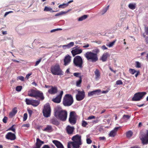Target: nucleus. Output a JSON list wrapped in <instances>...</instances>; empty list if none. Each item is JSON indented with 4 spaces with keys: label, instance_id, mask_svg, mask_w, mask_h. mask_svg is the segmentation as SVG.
Instances as JSON below:
<instances>
[{
    "label": "nucleus",
    "instance_id": "nucleus-42",
    "mask_svg": "<svg viewBox=\"0 0 148 148\" xmlns=\"http://www.w3.org/2000/svg\"><path fill=\"white\" fill-rule=\"evenodd\" d=\"M87 123L84 120H83L82 123V126L84 127H86L87 125H88Z\"/></svg>",
    "mask_w": 148,
    "mask_h": 148
},
{
    "label": "nucleus",
    "instance_id": "nucleus-47",
    "mask_svg": "<svg viewBox=\"0 0 148 148\" xmlns=\"http://www.w3.org/2000/svg\"><path fill=\"white\" fill-rule=\"evenodd\" d=\"M14 125H13L11 127L9 128L8 129V130L12 131L15 132V129L14 128Z\"/></svg>",
    "mask_w": 148,
    "mask_h": 148
},
{
    "label": "nucleus",
    "instance_id": "nucleus-2",
    "mask_svg": "<svg viewBox=\"0 0 148 148\" xmlns=\"http://www.w3.org/2000/svg\"><path fill=\"white\" fill-rule=\"evenodd\" d=\"M54 116L56 118L62 121H65L67 116V112L65 110H62L61 108H56L55 110Z\"/></svg>",
    "mask_w": 148,
    "mask_h": 148
},
{
    "label": "nucleus",
    "instance_id": "nucleus-20",
    "mask_svg": "<svg viewBox=\"0 0 148 148\" xmlns=\"http://www.w3.org/2000/svg\"><path fill=\"white\" fill-rule=\"evenodd\" d=\"M110 56V55L107 52L104 53L101 57L100 60L103 62H105L107 60L108 57Z\"/></svg>",
    "mask_w": 148,
    "mask_h": 148
},
{
    "label": "nucleus",
    "instance_id": "nucleus-16",
    "mask_svg": "<svg viewBox=\"0 0 148 148\" xmlns=\"http://www.w3.org/2000/svg\"><path fill=\"white\" fill-rule=\"evenodd\" d=\"M71 56L69 55L66 56L65 57L64 60V65L65 66H66L70 63L71 60Z\"/></svg>",
    "mask_w": 148,
    "mask_h": 148
},
{
    "label": "nucleus",
    "instance_id": "nucleus-56",
    "mask_svg": "<svg viewBox=\"0 0 148 148\" xmlns=\"http://www.w3.org/2000/svg\"><path fill=\"white\" fill-rule=\"evenodd\" d=\"M93 51L95 52V53H96L97 54V53L99 52V51L98 49H95L93 50Z\"/></svg>",
    "mask_w": 148,
    "mask_h": 148
},
{
    "label": "nucleus",
    "instance_id": "nucleus-45",
    "mask_svg": "<svg viewBox=\"0 0 148 148\" xmlns=\"http://www.w3.org/2000/svg\"><path fill=\"white\" fill-rule=\"evenodd\" d=\"M116 41V40H114L112 42H110L109 43V44L108 45H107V46H108L109 47H112Z\"/></svg>",
    "mask_w": 148,
    "mask_h": 148
},
{
    "label": "nucleus",
    "instance_id": "nucleus-10",
    "mask_svg": "<svg viewBox=\"0 0 148 148\" xmlns=\"http://www.w3.org/2000/svg\"><path fill=\"white\" fill-rule=\"evenodd\" d=\"M146 134H142L140 139L143 145H146L148 143V130L146 131Z\"/></svg>",
    "mask_w": 148,
    "mask_h": 148
},
{
    "label": "nucleus",
    "instance_id": "nucleus-59",
    "mask_svg": "<svg viewBox=\"0 0 148 148\" xmlns=\"http://www.w3.org/2000/svg\"><path fill=\"white\" fill-rule=\"evenodd\" d=\"M12 112L13 113L15 114L17 112L16 108H15L13 109L12 111Z\"/></svg>",
    "mask_w": 148,
    "mask_h": 148
},
{
    "label": "nucleus",
    "instance_id": "nucleus-36",
    "mask_svg": "<svg viewBox=\"0 0 148 148\" xmlns=\"http://www.w3.org/2000/svg\"><path fill=\"white\" fill-rule=\"evenodd\" d=\"M67 12L61 11V12H60L59 13L56 14L55 15V16H61L64 14H66Z\"/></svg>",
    "mask_w": 148,
    "mask_h": 148
},
{
    "label": "nucleus",
    "instance_id": "nucleus-49",
    "mask_svg": "<svg viewBox=\"0 0 148 148\" xmlns=\"http://www.w3.org/2000/svg\"><path fill=\"white\" fill-rule=\"evenodd\" d=\"M143 36L145 38V40L147 44H148V36H146L144 34H143Z\"/></svg>",
    "mask_w": 148,
    "mask_h": 148
},
{
    "label": "nucleus",
    "instance_id": "nucleus-58",
    "mask_svg": "<svg viewBox=\"0 0 148 148\" xmlns=\"http://www.w3.org/2000/svg\"><path fill=\"white\" fill-rule=\"evenodd\" d=\"M86 142L87 143L90 144L92 143V140L88 138L86 139Z\"/></svg>",
    "mask_w": 148,
    "mask_h": 148
},
{
    "label": "nucleus",
    "instance_id": "nucleus-33",
    "mask_svg": "<svg viewBox=\"0 0 148 148\" xmlns=\"http://www.w3.org/2000/svg\"><path fill=\"white\" fill-rule=\"evenodd\" d=\"M33 101V99L30 100L26 98L25 99V101L27 104L28 105H32Z\"/></svg>",
    "mask_w": 148,
    "mask_h": 148
},
{
    "label": "nucleus",
    "instance_id": "nucleus-8",
    "mask_svg": "<svg viewBox=\"0 0 148 148\" xmlns=\"http://www.w3.org/2000/svg\"><path fill=\"white\" fill-rule=\"evenodd\" d=\"M51 109L49 103H46L44 106L43 110L44 116L46 117H48L50 116Z\"/></svg>",
    "mask_w": 148,
    "mask_h": 148
},
{
    "label": "nucleus",
    "instance_id": "nucleus-41",
    "mask_svg": "<svg viewBox=\"0 0 148 148\" xmlns=\"http://www.w3.org/2000/svg\"><path fill=\"white\" fill-rule=\"evenodd\" d=\"M67 6L66 3H63L62 4H60L58 6V8H64Z\"/></svg>",
    "mask_w": 148,
    "mask_h": 148
},
{
    "label": "nucleus",
    "instance_id": "nucleus-26",
    "mask_svg": "<svg viewBox=\"0 0 148 148\" xmlns=\"http://www.w3.org/2000/svg\"><path fill=\"white\" fill-rule=\"evenodd\" d=\"M39 101L33 99L32 105L33 106H34L36 107L39 104Z\"/></svg>",
    "mask_w": 148,
    "mask_h": 148
},
{
    "label": "nucleus",
    "instance_id": "nucleus-61",
    "mask_svg": "<svg viewBox=\"0 0 148 148\" xmlns=\"http://www.w3.org/2000/svg\"><path fill=\"white\" fill-rule=\"evenodd\" d=\"M22 127H29V124H26L22 125Z\"/></svg>",
    "mask_w": 148,
    "mask_h": 148
},
{
    "label": "nucleus",
    "instance_id": "nucleus-3",
    "mask_svg": "<svg viewBox=\"0 0 148 148\" xmlns=\"http://www.w3.org/2000/svg\"><path fill=\"white\" fill-rule=\"evenodd\" d=\"M84 56L87 60L92 62H95L98 60V57L97 54L91 51H88L86 52Z\"/></svg>",
    "mask_w": 148,
    "mask_h": 148
},
{
    "label": "nucleus",
    "instance_id": "nucleus-5",
    "mask_svg": "<svg viewBox=\"0 0 148 148\" xmlns=\"http://www.w3.org/2000/svg\"><path fill=\"white\" fill-rule=\"evenodd\" d=\"M28 95L31 97H34L36 98L37 97L40 98L41 100L44 99V97L43 93L41 91L32 89L28 92Z\"/></svg>",
    "mask_w": 148,
    "mask_h": 148
},
{
    "label": "nucleus",
    "instance_id": "nucleus-52",
    "mask_svg": "<svg viewBox=\"0 0 148 148\" xmlns=\"http://www.w3.org/2000/svg\"><path fill=\"white\" fill-rule=\"evenodd\" d=\"M116 84L117 85H121L123 84V82L121 80H119L116 82Z\"/></svg>",
    "mask_w": 148,
    "mask_h": 148
},
{
    "label": "nucleus",
    "instance_id": "nucleus-7",
    "mask_svg": "<svg viewBox=\"0 0 148 148\" xmlns=\"http://www.w3.org/2000/svg\"><path fill=\"white\" fill-rule=\"evenodd\" d=\"M74 65L80 69L83 67V61L82 58L80 56H77L75 57L73 60Z\"/></svg>",
    "mask_w": 148,
    "mask_h": 148
},
{
    "label": "nucleus",
    "instance_id": "nucleus-38",
    "mask_svg": "<svg viewBox=\"0 0 148 148\" xmlns=\"http://www.w3.org/2000/svg\"><path fill=\"white\" fill-rule=\"evenodd\" d=\"M69 118H75V112L72 111L70 112Z\"/></svg>",
    "mask_w": 148,
    "mask_h": 148
},
{
    "label": "nucleus",
    "instance_id": "nucleus-31",
    "mask_svg": "<svg viewBox=\"0 0 148 148\" xmlns=\"http://www.w3.org/2000/svg\"><path fill=\"white\" fill-rule=\"evenodd\" d=\"M109 6L108 5L106 7L104 8L101 11V13L102 15L104 14L108 10L109 8Z\"/></svg>",
    "mask_w": 148,
    "mask_h": 148
},
{
    "label": "nucleus",
    "instance_id": "nucleus-39",
    "mask_svg": "<svg viewBox=\"0 0 148 148\" xmlns=\"http://www.w3.org/2000/svg\"><path fill=\"white\" fill-rule=\"evenodd\" d=\"M130 117V116L127 115H124L123 117V119L125 120L129 119Z\"/></svg>",
    "mask_w": 148,
    "mask_h": 148
},
{
    "label": "nucleus",
    "instance_id": "nucleus-1",
    "mask_svg": "<svg viewBox=\"0 0 148 148\" xmlns=\"http://www.w3.org/2000/svg\"><path fill=\"white\" fill-rule=\"evenodd\" d=\"M71 140L73 141L70 142L68 143V148H71V146H72L73 148H79L80 145L82 144L80 135L77 134L73 136Z\"/></svg>",
    "mask_w": 148,
    "mask_h": 148
},
{
    "label": "nucleus",
    "instance_id": "nucleus-6",
    "mask_svg": "<svg viewBox=\"0 0 148 148\" xmlns=\"http://www.w3.org/2000/svg\"><path fill=\"white\" fill-rule=\"evenodd\" d=\"M73 102V100L72 95L70 94H66L64 97L63 104L65 106H71Z\"/></svg>",
    "mask_w": 148,
    "mask_h": 148
},
{
    "label": "nucleus",
    "instance_id": "nucleus-21",
    "mask_svg": "<svg viewBox=\"0 0 148 148\" xmlns=\"http://www.w3.org/2000/svg\"><path fill=\"white\" fill-rule=\"evenodd\" d=\"M74 129V128L73 127H71L69 126H68L66 128V132L67 133L69 134H73Z\"/></svg>",
    "mask_w": 148,
    "mask_h": 148
},
{
    "label": "nucleus",
    "instance_id": "nucleus-30",
    "mask_svg": "<svg viewBox=\"0 0 148 148\" xmlns=\"http://www.w3.org/2000/svg\"><path fill=\"white\" fill-rule=\"evenodd\" d=\"M88 17V16L86 15H84L83 16L80 17L78 19V21H82L86 19Z\"/></svg>",
    "mask_w": 148,
    "mask_h": 148
},
{
    "label": "nucleus",
    "instance_id": "nucleus-14",
    "mask_svg": "<svg viewBox=\"0 0 148 148\" xmlns=\"http://www.w3.org/2000/svg\"><path fill=\"white\" fill-rule=\"evenodd\" d=\"M48 92L51 94H55L58 92L57 87L52 86L48 90Z\"/></svg>",
    "mask_w": 148,
    "mask_h": 148
},
{
    "label": "nucleus",
    "instance_id": "nucleus-11",
    "mask_svg": "<svg viewBox=\"0 0 148 148\" xmlns=\"http://www.w3.org/2000/svg\"><path fill=\"white\" fill-rule=\"evenodd\" d=\"M85 97V92L84 91H78V94L76 95V99L80 101L83 99Z\"/></svg>",
    "mask_w": 148,
    "mask_h": 148
},
{
    "label": "nucleus",
    "instance_id": "nucleus-12",
    "mask_svg": "<svg viewBox=\"0 0 148 148\" xmlns=\"http://www.w3.org/2000/svg\"><path fill=\"white\" fill-rule=\"evenodd\" d=\"M63 93V91L62 90L61 91L59 95H58L56 98L53 99L52 101L55 103H60L61 101Z\"/></svg>",
    "mask_w": 148,
    "mask_h": 148
},
{
    "label": "nucleus",
    "instance_id": "nucleus-29",
    "mask_svg": "<svg viewBox=\"0 0 148 148\" xmlns=\"http://www.w3.org/2000/svg\"><path fill=\"white\" fill-rule=\"evenodd\" d=\"M136 4L135 3H130L128 5V7L132 10H134L136 8Z\"/></svg>",
    "mask_w": 148,
    "mask_h": 148
},
{
    "label": "nucleus",
    "instance_id": "nucleus-53",
    "mask_svg": "<svg viewBox=\"0 0 148 148\" xmlns=\"http://www.w3.org/2000/svg\"><path fill=\"white\" fill-rule=\"evenodd\" d=\"M95 116L93 115H91L89 116L88 118V120L92 119H95Z\"/></svg>",
    "mask_w": 148,
    "mask_h": 148
},
{
    "label": "nucleus",
    "instance_id": "nucleus-34",
    "mask_svg": "<svg viewBox=\"0 0 148 148\" xmlns=\"http://www.w3.org/2000/svg\"><path fill=\"white\" fill-rule=\"evenodd\" d=\"M133 133L131 131H129L126 134V136L128 138H130L132 136Z\"/></svg>",
    "mask_w": 148,
    "mask_h": 148
},
{
    "label": "nucleus",
    "instance_id": "nucleus-13",
    "mask_svg": "<svg viewBox=\"0 0 148 148\" xmlns=\"http://www.w3.org/2000/svg\"><path fill=\"white\" fill-rule=\"evenodd\" d=\"M5 138L8 140H14L16 139V136L14 134L11 132H10L8 133L6 135Z\"/></svg>",
    "mask_w": 148,
    "mask_h": 148
},
{
    "label": "nucleus",
    "instance_id": "nucleus-17",
    "mask_svg": "<svg viewBox=\"0 0 148 148\" xmlns=\"http://www.w3.org/2000/svg\"><path fill=\"white\" fill-rule=\"evenodd\" d=\"M82 50L81 49H79L77 48H75V49L72 50L71 52L73 56H74L75 55L78 54L82 53Z\"/></svg>",
    "mask_w": 148,
    "mask_h": 148
},
{
    "label": "nucleus",
    "instance_id": "nucleus-18",
    "mask_svg": "<svg viewBox=\"0 0 148 148\" xmlns=\"http://www.w3.org/2000/svg\"><path fill=\"white\" fill-rule=\"evenodd\" d=\"M53 143L57 148H64V147L61 143L57 140H53Z\"/></svg>",
    "mask_w": 148,
    "mask_h": 148
},
{
    "label": "nucleus",
    "instance_id": "nucleus-60",
    "mask_svg": "<svg viewBox=\"0 0 148 148\" xmlns=\"http://www.w3.org/2000/svg\"><path fill=\"white\" fill-rule=\"evenodd\" d=\"M7 117H4V118L3 119V122L5 123H6L7 122Z\"/></svg>",
    "mask_w": 148,
    "mask_h": 148
},
{
    "label": "nucleus",
    "instance_id": "nucleus-51",
    "mask_svg": "<svg viewBox=\"0 0 148 148\" xmlns=\"http://www.w3.org/2000/svg\"><path fill=\"white\" fill-rule=\"evenodd\" d=\"M145 32L143 33V34H144L146 35H148V28H145L144 29Z\"/></svg>",
    "mask_w": 148,
    "mask_h": 148
},
{
    "label": "nucleus",
    "instance_id": "nucleus-9",
    "mask_svg": "<svg viewBox=\"0 0 148 148\" xmlns=\"http://www.w3.org/2000/svg\"><path fill=\"white\" fill-rule=\"evenodd\" d=\"M146 94V93L145 92H139L136 93L132 98V100L134 101H139Z\"/></svg>",
    "mask_w": 148,
    "mask_h": 148
},
{
    "label": "nucleus",
    "instance_id": "nucleus-50",
    "mask_svg": "<svg viewBox=\"0 0 148 148\" xmlns=\"http://www.w3.org/2000/svg\"><path fill=\"white\" fill-rule=\"evenodd\" d=\"M17 79H20L21 81H23L24 80V77L22 76H20L17 77Z\"/></svg>",
    "mask_w": 148,
    "mask_h": 148
},
{
    "label": "nucleus",
    "instance_id": "nucleus-32",
    "mask_svg": "<svg viewBox=\"0 0 148 148\" xmlns=\"http://www.w3.org/2000/svg\"><path fill=\"white\" fill-rule=\"evenodd\" d=\"M44 10L45 11H50L51 12H55L54 11L52 10V9L49 7H47L46 6L45 7Z\"/></svg>",
    "mask_w": 148,
    "mask_h": 148
},
{
    "label": "nucleus",
    "instance_id": "nucleus-40",
    "mask_svg": "<svg viewBox=\"0 0 148 148\" xmlns=\"http://www.w3.org/2000/svg\"><path fill=\"white\" fill-rule=\"evenodd\" d=\"M129 72L130 73L132 74H134L137 72V71L134 69H130L129 70Z\"/></svg>",
    "mask_w": 148,
    "mask_h": 148
},
{
    "label": "nucleus",
    "instance_id": "nucleus-27",
    "mask_svg": "<svg viewBox=\"0 0 148 148\" xmlns=\"http://www.w3.org/2000/svg\"><path fill=\"white\" fill-rule=\"evenodd\" d=\"M74 45V43L73 42H71L69 43L67 45H64L62 46L63 48H64V47H66L67 48H69L73 46Z\"/></svg>",
    "mask_w": 148,
    "mask_h": 148
},
{
    "label": "nucleus",
    "instance_id": "nucleus-28",
    "mask_svg": "<svg viewBox=\"0 0 148 148\" xmlns=\"http://www.w3.org/2000/svg\"><path fill=\"white\" fill-rule=\"evenodd\" d=\"M69 121L70 123L73 124H74L76 122L75 118H69Z\"/></svg>",
    "mask_w": 148,
    "mask_h": 148
},
{
    "label": "nucleus",
    "instance_id": "nucleus-54",
    "mask_svg": "<svg viewBox=\"0 0 148 148\" xmlns=\"http://www.w3.org/2000/svg\"><path fill=\"white\" fill-rule=\"evenodd\" d=\"M116 27H121V22L120 21L118 23L116 24Z\"/></svg>",
    "mask_w": 148,
    "mask_h": 148
},
{
    "label": "nucleus",
    "instance_id": "nucleus-57",
    "mask_svg": "<svg viewBox=\"0 0 148 148\" xmlns=\"http://www.w3.org/2000/svg\"><path fill=\"white\" fill-rule=\"evenodd\" d=\"M15 115V114L13 113L12 112H10L9 114V116L10 117L12 118L13 116H14Z\"/></svg>",
    "mask_w": 148,
    "mask_h": 148
},
{
    "label": "nucleus",
    "instance_id": "nucleus-55",
    "mask_svg": "<svg viewBox=\"0 0 148 148\" xmlns=\"http://www.w3.org/2000/svg\"><path fill=\"white\" fill-rule=\"evenodd\" d=\"M27 111L29 116H30L32 113V110L29 109H27Z\"/></svg>",
    "mask_w": 148,
    "mask_h": 148
},
{
    "label": "nucleus",
    "instance_id": "nucleus-62",
    "mask_svg": "<svg viewBox=\"0 0 148 148\" xmlns=\"http://www.w3.org/2000/svg\"><path fill=\"white\" fill-rule=\"evenodd\" d=\"M41 59H40L38 60L37 61L36 63V64L35 66H36L37 65H38V64L40 63V62H41Z\"/></svg>",
    "mask_w": 148,
    "mask_h": 148
},
{
    "label": "nucleus",
    "instance_id": "nucleus-48",
    "mask_svg": "<svg viewBox=\"0 0 148 148\" xmlns=\"http://www.w3.org/2000/svg\"><path fill=\"white\" fill-rule=\"evenodd\" d=\"M62 30V28H56V29H53V30H51L50 31V32L51 33H52V32H56V31H59V30Z\"/></svg>",
    "mask_w": 148,
    "mask_h": 148
},
{
    "label": "nucleus",
    "instance_id": "nucleus-44",
    "mask_svg": "<svg viewBox=\"0 0 148 148\" xmlns=\"http://www.w3.org/2000/svg\"><path fill=\"white\" fill-rule=\"evenodd\" d=\"M22 89V86H18L16 87V90L18 91H20Z\"/></svg>",
    "mask_w": 148,
    "mask_h": 148
},
{
    "label": "nucleus",
    "instance_id": "nucleus-43",
    "mask_svg": "<svg viewBox=\"0 0 148 148\" xmlns=\"http://www.w3.org/2000/svg\"><path fill=\"white\" fill-rule=\"evenodd\" d=\"M136 68H140L141 67V64L139 62H138V61L136 62Z\"/></svg>",
    "mask_w": 148,
    "mask_h": 148
},
{
    "label": "nucleus",
    "instance_id": "nucleus-37",
    "mask_svg": "<svg viewBox=\"0 0 148 148\" xmlns=\"http://www.w3.org/2000/svg\"><path fill=\"white\" fill-rule=\"evenodd\" d=\"M73 75L76 77H79L80 78V77H82V76L80 75L81 73H73Z\"/></svg>",
    "mask_w": 148,
    "mask_h": 148
},
{
    "label": "nucleus",
    "instance_id": "nucleus-64",
    "mask_svg": "<svg viewBox=\"0 0 148 148\" xmlns=\"http://www.w3.org/2000/svg\"><path fill=\"white\" fill-rule=\"evenodd\" d=\"M42 148H50V147L47 145H44Z\"/></svg>",
    "mask_w": 148,
    "mask_h": 148
},
{
    "label": "nucleus",
    "instance_id": "nucleus-35",
    "mask_svg": "<svg viewBox=\"0 0 148 148\" xmlns=\"http://www.w3.org/2000/svg\"><path fill=\"white\" fill-rule=\"evenodd\" d=\"M82 82V77H80L79 79V80L77 81L76 82V85L77 86L80 87V84Z\"/></svg>",
    "mask_w": 148,
    "mask_h": 148
},
{
    "label": "nucleus",
    "instance_id": "nucleus-46",
    "mask_svg": "<svg viewBox=\"0 0 148 148\" xmlns=\"http://www.w3.org/2000/svg\"><path fill=\"white\" fill-rule=\"evenodd\" d=\"M27 113H25L24 114V115H23V121H25L27 118Z\"/></svg>",
    "mask_w": 148,
    "mask_h": 148
},
{
    "label": "nucleus",
    "instance_id": "nucleus-15",
    "mask_svg": "<svg viewBox=\"0 0 148 148\" xmlns=\"http://www.w3.org/2000/svg\"><path fill=\"white\" fill-rule=\"evenodd\" d=\"M44 143V142L40 140L39 138L36 139V147L33 148H40L42 145Z\"/></svg>",
    "mask_w": 148,
    "mask_h": 148
},
{
    "label": "nucleus",
    "instance_id": "nucleus-25",
    "mask_svg": "<svg viewBox=\"0 0 148 148\" xmlns=\"http://www.w3.org/2000/svg\"><path fill=\"white\" fill-rule=\"evenodd\" d=\"M43 131L48 132H51L53 131L52 127L50 125H47V127L43 130Z\"/></svg>",
    "mask_w": 148,
    "mask_h": 148
},
{
    "label": "nucleus",
    "instance_id": "nucleus-22",
    "mask_svg": "<svg viewBox=\"0 0 148 148\" xmlns=\"http://www.w3.org/2000/svg\"><path fill=\"white\" fill-rule=\"evenodd\" d=\"M95 74V79L96 80H98L100 78V74L99 71L98 69H96L94 72Z\"/></svg>",
    "mask_w": 148,
    "mask_h": 148
},
{
    "label": "nucleus",
    "instance_id": "nucleus-63",
    "mask_svg": "<svg viewBox=\"0 0 148 148\" xmlns=\"http://www.w3.org/2000/svg\"><path fill=\"white\" fill-rule=\"evenodd\" d=\"M32 75V73H29L25 77V79H28L29 78V77Z\"/></svg>",
    "mask_w": 148,
    "mask_h": 148
},
{
    "label": "nucleus",
    "instance_id": "nucleus-24",
    "mask_svg": "<svg viewBox=\"0 0 148 148\" xmlns=\"http://www.w3.org/2000/svg\"><path fill=\"white\" fill-rule=\"evenodd\" d=\"M101 91L100 90H94L92 92H89L88 93V95L89 96H91L93 95L96 94V93H99L101 92Z\"/></svg>",
    "mask_w": 148,
    "mask_h": 148
},
{
    "label": "nucleus",
    "instance_id": "nucleus-23",
    "mask_svg": "<svg viewBox=\"0 0 148 148\" xmlns=\"http://www.w3.org/2000/svg\"><path fill=\"white\" fill-rule=\"evenodd\" d=\"M50 122L52 124L56 125H58L59 124L57 119L54 117L51 120Z\"/></svg>",
    "mask_w": 148,
    "mask_h": 148
},
{
    "label": "nucleus",
    "instance_id": "nucleus-19",
    "mask_svg": "<svg viewBox=\"0 0 148 148\" xmlns=\"http://www.w3.org/2000/svg\"><path fill=\"white\" fill-rule=\"evenodd\" d=\"M120 127H116L114 129L111 131L109 134V136L112 137H114L116 135V132Z\"/></svg>",
    "mask_w": 148,
    "mask_h": 148
},
{
    "label": "nucleus",
    "instance_id": "nucleus-4",
    "mask_svg": "<svg viewBox=\"0 0 148 148\" xmlns=\"http://www.w3.org/2000/svg\"><path fill=\"white\" fill-rule=\"evenodd\" d=\"M50 71L51 73L55 75H62L63 72L60 68L59 64H57L51 67Z\"/></svg>",
    "mask_w": 148,
    "mask_h": 148
}]
</instances>
